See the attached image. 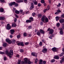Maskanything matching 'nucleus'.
I'll return each mask as SVG.
<instances>
[{
	"label": "nucleus",
	"mask_w": 64,
	"mask_h": 64,
	"mask_svg": "<svg viewBox=\"0 0 64 64\" xmlns=\"http://www.w3.org/2000/svg\"><path fill=\"white\" fill-rule=\"evenodd\" d=\"M18 4H17V3H15V7H17V6H18Z\"/></svg>",
	"instance_id": "49530a36"
},
{
	"label": "nucleus",
	"mask_w": 64,
	"mask_h": 64,
	"mask_svg": "<svg viewBox=\"0 0 64 64\" xmlns=\"http://www.w3.org/2000/svg\"><path fill=\"white\" fill-rule=\"evenodd\" d=\"M45 20L46 23H47V22H48V21H49L48 18H47L46 17Z\"/></svg>",
	"instance_id": "4468645a"
},
{
	"label": "nucleus",
	"mask_w": 64,
	"mask_h": 64,
	"mask_svg": "<svg viewBox=\"0 0 64 64\" xmlns=\"http://www.w3.org/2000/svg\"><path fill=\"white\" fill-rule=\"evenodd\" d=\"M33 2H34V4L35 5H37V2L36 1H33Z\"/></svg>",
	"instance_id": "7c9ffc66"
},
{
	"label": "nucleus",
	"mask_w": 64,
	"mask_h": 64,
	"mask_svg": "<svg viewBox=\"0 0 64 64\" xmlns=\"http://www.w3.org/2000/svg\"><path fill=\"white\" fill-rule=\"evenodd\" d=\"M52 36H53L52 35V34L51 36H50L49 37V38H50V39H52Z\"/></svg>",
	"instance_id": "58836bf2"
},
{
	"label": "nucleus",
	"mask_w": 64,
	"mask_h": 64,
	"mask_svg": "<svg viewBox=\"0 0 64 64\" xmlns=\"http://www.w3.org/2000/svg\"><path fill=\"white\" fill-rule=\"evenodd\" d=\"M30 20H31V21H33V18L32 17H30L29 18Z\"/></svg>",
	"instance_id": "473e14b6"
},
{
	"label": "nucleus",
	"mask_w": 64,
	"mask_h": 64,
	"mask_svg": "<svg viewBox=\"0 0 64 64\" xmlns=\"http://www.w3.org/2000/svg\"><path fill=\"white\" fill-rule=\"evenodd\" d=\"M24 2L26 3H27V0H24Z\"/></svg>",
	"instance_id": "603ef678"
},
{
	"label": "nucleus",
	"mask_w": 64,
	"mask_h": 64,
	"mask_svg": "<svg viewBox=\"0 0 64 64\" xmlns=\"http://www.w3.org/2000/svg\"><path fill=\"white\" fill-rule=\"evenodd\" d=\"M36 34L38 35H40V33L39 32H38L36 33Z\"/></svg>",
	"instance_id": "c756f323"
},
{
	"label": "nucleus",
	"mask_w": 64,
	"mask_h": 64,
	"mask_svg": "<svg viewBox=\"0 0 64 64\" xmlns=\"http://www.w3.org/2000/svg\"><path fill=\"white\" fill-rule=\"evenodd\" d=\"M6 53L7 54L8 56H9V51L8 50H6Z\"/></svg>",
	"instance_id": "f3484780"
},
{
	"label": "nucleus",
	"mask_w": 64,
	"mask_h": 64,
	"mask_svg": "<svg viewBox=\"0 0 64 64\" xmlns=\"http://www.w3.org/2000/svg\"><path fill=\"white\" fill-rule=\"evenodd\" d=\"M6 41L7 42H8V44H11V43H12V41L11 40H9V39H6Z\"/></svg>",
	"instance_id": "20e7f679"
},
{
	"label": "nucleus",
	"mask_w": 64,
	"mask_h": 64,
	"mask_svg": "<svg viewBox=\"0 0 64 64\" xmlns=\"http://www.w3.org/2000/svg\"><path fill=\"white\" fill-rule=\"evenodd\" d=\"M46 18V16H43L42 17V18L41 19L42 21V22H45L44 21H45Z\"/></svg>",
	"instance_id": "f03ea898"
},
{
	"label": "nucleus",
	"mask_w": 64,
	"mask_h": 64,
	"mask_svg": "<svg viewBox=\"0 0 64 64\" xmlns=\"http://www.w3.org/2000/svg\"><path fill=\"white\" fill-rule=\"evenodd\" d=\"M20 52H24V50L22 49H21L20 50Z\"/></svg>",
	"instance_id": "c9c22d12"
},
{
	"label": "nucleus",
	"mask_w": 64,
	"mask_h": 64,
	"mask_svg": "<svg viewBox=\"0 0 64 64\" xmlns=\"http://www.w3.org/2000/svg\"><path fill=\"white\" fill-rule=\"evenodd\" d=\"M61 6V4L60 3L58 4V5L57 6V7H60Z\"/></svg>",
	"instance_id": "de8ad7c7"
},
{
	"label": "nucleus",
	"mask_w": 64,
	"mask_h": 64,
	"mask_svg": "<svg viewBox=\"0 0 64 64\" xmlns=\"http://www.w3.org/2000/svg\"><path fill=\"white\" fill-rule=\"evenodd\" d=\"M31 63V62L30 61H29L28 62V64H30Z\"/></svg>",
	"instance_id": "13d9d810"
},
{
	"label": "nucleus",
	"mask_w": 64,
	"mask_h": 64,
	"mask_svg": "<svg viewBox=\"0 0 64 64\" xmlns=\"http://www.w3.org/2000/svg\"><path fill=\"white\" fill-rule=\"evenodd\" d=\"M24 37H26L27 36V34L26 33H24Z\"/></svg>",
	"instance_id": "79ce46f5"
},
{
	"label": "nucleus",
	"mask_w": 64,
	"mask_h": 64,
	"mask_svg": "<svg viewBox=\"0 0 64 64\" xmlns=\"http://www.w3.org/2000/svg\"><path fill=\"white\" fill-rule=\"evenodd\" d=\"M15 16L16 18H18L19 17H18V15H17L16 14H15Z\"/></svg>",
	"instance_id": "c03bdc74"
},
{
	"label": "nucleus",
	"mask_w": 64,
	"mask_h": 64,
	"mask_svg": "<svg viewBox=\"0 0 64 64\" xmlns=\"http://www.w3.org/2000/svg\"><path fill=\"white\" fill-rule=\"evenodd\" d=\"M38 7H40V6H41V4L40 3H39L38 4Z\"/></svg>",
	"instance_id": "864d4df0"
},
{
	"label": "nucleus",
	"mask_w": 64,
	"mask_h": 64,
	"mask_svg": "<svg viewBox=\"0 0 64 64\" xmlns=\"http://www.w3.org/2000/svg\"><path fill=\"white\" fill-rule=\"evenodd\" d=\"M41 2L42 3H44V2H45V1H44V0H41Z\"/></svg>",
	"instance_id": "2f4dec72"
},
{
	"label": "nucleus",
	"mask_w": 64,
	"mask_h": 64,
	"mask_svg": "<svg viewBox=\"0 0 64 64\" xmlns=\"http://www.w3.org/2000/svg\"><path fill=\"white\" fill-rule=\"evenodd\" d=\"M54 32V30L52 29H51L50 30V32H49V34H52V35L53 34Z\"/></svg>",
	"instance_id": "0eeeda50"
},
{
	"label": "nucleus",
	"mask_w": 64,
	"mask_h": 64,
	"mask_svg": "<svg viewBox=\"0 0 64 64\" xmlns=\"http://www.w3.org/2000/svg\"><path fill=\"white\" fill-rule=\"evenodd\" d=\"M17 37L18 38H20V35H18L17 36Z\"/></svg>",
	"instance_id": "09e8293b"
},
{
	"label": "nucleus",
	"mask_w": 64,
	"mask_h": 64,
	"mask_svg": "<svg viewBox=\"0 0 64 64\" xmlns=\"http://www.w3.org/2000/svg\"><path fill=\"white\" fill-rule=\"evenodd\" d=\"M38 62V59L36 58V60H35V63H36L37 62Z\"/></svg>",
	"instance_id": "f704fd0d"
},
{
	"label": "nucleus",
	"mask_w": 64,
	"mask_h": 64,
	"mask_svg": "<svg viewBox=\"0 0 64 64\" xmlns=\"http://www.w3.org/2000/svg\"><path fill=\"white\" fill-rule=\"evenodd\" d=\"M40 33H42V34H44V31L40 29Z\"/></svg>",
	"instance_id": "2eb2a0df"
},
{
	"label": "nucleus",
	"mask_w": 64,
	"mask_h": 64,
	"mask_svg": "<svg viewBox=\"0 0 64 64\" xmlns=\"http://www.w3.org/2000/svg\"><path fill=\"white\" fill-rule=\"evenodd\" d=\"M5 19V18L4 17H2V16L0 17V20H3Z\"/></svg>",
	"instance_id": "a211bd4d"
},
{
	"label": "nucleus",
	"mask_w": 64,
	"mask_h": 64,
	"mask_svg": "<svg viewBox=\"0 0 64 64\" xmlns=\"http://www.w3.org/2000/svg\"><path fill=\"white\" fill-rule=\"evenodd\" d=\"M44 6H47V4H46L45 3H44Z\"/></svg>",
	"instance_id": "6e6d98bb"
},
{
	"label": "nucleus",
	"mask_w": 64,
	"mask_h": 64,
	"mask_svg": "<svg viewBox=\"0 0 64 64\" xmlns=\"http://www.w3.org/2000/svg\"><path fill=\"white\" fill-rule=\"evenodd\" d=\"M60 54H61L60 55H61L62 56H63V55H64V52Z\"/></svg>",
	"instance_id": "69168bd1"
},
{
	"label": "nucleus",
	"mask_w": 64,
	"mask_h": 64,
	"mask_svg": "<svg viewBox=\"0 0 64 64\" xmlns=\"http://www.w3.org/2000/svg\"><path fill=\"white\" fill-rule=\"evenodd\" d=\"M58 13H59V12H56L55 13V14H58Z\"/></svg>",
	"instance_id": "bf43d9fd"
},
{
	"label": "nucleus",
	"mask_w": 64,
	"mask_h": 64,
	"mask_svg": "<svg viewBox=\"0 0 64 64\" xmlns=\"http://www.w3.org/2000/svg\"><path fill=\"white\" fill-rule=\"evenodd\" d=\"M40 46H42V42H40Z\"/></svg>",
	"instance_id": "a19ab883"
},
{
	"label": "nucleus",
	"mask_w": 64,
	"mask_h": 64,
	"mask_svg": "<svg viewBox=\"0 0 64 64\" xmlns=\"http://www.w3.org/2000/svg\"><path fill=\"white\" fill-rule=\"evenodd\" d=\"M47 9H48V10H49L50 9V6L49 5H48V6H47Z\"/></svg>",
	"instance_id": "bb28decb"
},
{
	"label": "nucleus",
	"mask_w": 64,
	"mask_h": 64,
	"mask_svg": "<svg viewBox=\"0 0 64 64\" xmlns=\"http://www.w3.org/2000/svg\"><path fill=\"white\" fill-rule=\"evenodd\" d=\"M56 26L57 27H59L60 26V23L59 22L57 23L56 24Z\"/></svg>",
	"instance_id": "b1692460"
},
{
	"label": "nucleus",
	"mask_w": 64,
	"mask_h": 64,
	"mask_svg": "<svg viewBox=\"0 0 64 64\" xmlns=\"http://www.w3.org/2000/svg\"><path fill=\"white\" fill-rule=\"evenodd\" d=\"M24 61H22V64H26L27 63V61H28V58H25L24 59Z\"/></svg>",
	"instance_id": "f257e3e1"
},
{
	"label": "nucleus",
	"mask_w": 64,
	"mask_h": 64,
	"mask_svg": "<svg viewBox=\"0 0 64 64\" xmlns=\"http://www.w3.org/2000/svg\"><path fill=\"white\" fill-rule=\"evenodd\" d=\"M18 46H19V45H20L22 46H24V44H23V42H19L18 44Z\"/></svg>",
	"instance_id": "39448f33"
},
{
	"label": "nucleus",
	"mask_w": 64,
	"mask_h": 64,
	"mask_svg": "<svg viewBox=\"0 0 64 64\" xmlns=\"http://www.w3.org/2000/svg\"><path fill=\"white\" fill-rule=\"evenodd\" d=\"M15 12L16 14H19L20 12L18 10H16L15 11Z\"/></svg>",
	"instance_id": "dca6fc26"
},
{
	"label": "nucleus",
	"mask_w": 64,
	"mask_h": 64,
	"mask_svg": "<svg viewBox=\"0 0 64 64\" xmlns=\"http://www.w3.org/2000/svg\"><path fill=\"white\" fill-rule=\"evenodd\" d=\"M20 13L21 14H23V10H20Z\"/></svg>",
	"instance_id": "c85d7f7f"
},
{
	"label": "nucleus",
	"mask_w": 64,
	"mask_h": 64,
	"mask_svg": "<svg viewBox=\"0 0 64 64\" xmlns=\"http://www.w3.org/2000/svg\"><path fill=\"white\" fill-rule=\"evenodd\" d=\"M31 22V20H27L26 21V23H30Z\"/></svg>",
	"instance_id": "aec40b11"
},
{
	"label": "nucleus",
	"mask_w": 64,
	"mask_h": 64,
	"mask_svg": "<svg viewBox=\"0 0 64 64\" xmlns=\"http://www.w3.org/2000/svg\"><path fill=\"white\" fill-rule=\"evenodd\" d=\"M38 16L39 18H41V17H42V14H39L38 15Z\"/></svg>",
	"instance_id": "393cba45"
},
{
	"label": "nucleus",
	"mask_w": 64,
	"mask_h": 64,
	"mask_svg": "<svg viewBox=\"0 0 64 64\" xmlns=\"http://www.w3.org/2000/svg\"><path fill=\"white\" fill-rule=\"evenodd\" d=\"M0 1L1 2H4V0H0Z\"/></svg>",
	"instance_id": "4d7b16f0"
},
{
	"label": "nucleus",
	"mask_w": 64,
	"mask_h": 64,
	"mask_svg": "<svg viewBox=\"0 0 64 64\" xmlns=\"http://www.w3.org/2000/svg\"><path fill=\"white\" fill-rule=\"evenodd\" d=\"M9 53V56L11 55L12 56L13 55V50H11L10 51V53Z\"/></svg>",
	"instance_id": "423d86ee"
},
{
	"label": "nucleus",
	"mask_w": 64,
	"mask_h": 64,
	"mask_svg": "<svg viewBox=\"0 0 64 64\" xmlns=\"http://www.w3.org/2000/svg\"><path fill=\"white\" fill-rule=\"evenodd\" d=\"M3 46L4 47H6V46H7V43H5L4 44H3Z\"/></svg>",
	"instance_id": "a878e982"
},
{
	"label": "nucleus",
	"mask_w": 64,
	"mask_h": 64,
	"mask_svg": "<svg viewBox=\"0 0 64 64\" xmlns=\"http://www.w3.org/2000/svg\"><path fill=\"white\" fill-rule=\"evenodd\" d=\"M23 2V0H18L17 2L18 3H20V2Z\"/></svg>",
	"instance_id": "5701e85b"
},
{
	"label": "nucleus",
	"mask_w": 64,
	"mask_h": 64,
	"mask_svg": "<svg viewBox=\"0 0 64 64\" xmlns=\"http://www.w3.org/2000/svg\"><path fill=\"white\" fill-rule=\"evenodd\" d=\"M29 44V43L28 42H26L24 44L26 45H28Z\"/></svg>",
	"instance_id": "37998d69"
},
{
	"label": "nucleus",
	"mask_w": 64,
	"mask_h": 64,
	"mask_svg": "<svg viewBox=\"0 0 64 64\" xmlns=\"http://www.w3.org/2000/svg\"><path fill=\"white\" fill-rule=\"evenodd\" d=\"M60 23H63L64 22V19H61L60 20Z\"/></svg>",
	"instance_id": "1a4fd4ad"
},
{
	"label": "nucleus",
	"mask_w": 64,
	"mask_h": 64,
	"mask_svg": "<svg viewBox=\"0 0 64 64\" xmlns=\"http://www.w3.org/2000/svg\"><path fill=\"white\" fill-rule=\"evenodd\" d=\"M56 21H57V20H59V18L58 16H57L56 17Z\"/></svg>",
	"instance_id": "4c0bfd02"
},
{
	"label": "nucleus",
	"mask_w": 64,
	"mask_h": 64,
	"mask_svg": "<svg viewBox=\"0 0 64 64\" xmlns=\"http://www.w3.org/2000/svg\"><path fill=\"white\" fill-rule=\"evenodd\" d=\"M0 54H4V52H0Z\"/></svg>",
	"instance_id": "0e129e2a"
},
{
	"label": "nucleus",
	"mask_w": 64,
	"mask_h": 64,
	"mask_svg": "<svg viewBox=\"0 0 64 64\" xmlns=\"http://www.w3.org/2000/svg\"><path fill=\"white\" fill-rule=\"evenodd\" d=\"M52 50L53 51H54V52H57V49H56V48H52Z\"/></svg>",
	"instance_id": "ddd939ff"
},
{
	"label": "nucleus",
	"mask_w": 64,
	"mask_h": 64,
	"mask_svg": "<svg viewBox=\"0 0 64 64\" xmlns=\"http://www.w3.org/2000/svg\"><path fill=\"white\" fill-rule=\"evenodd\" d=\"M0 12H4V10L3 8H1L0 9Z\"/></svg>",
	"instance_id": "412c9836"
},
{
	"label": "nucleus",
	"mask_w": 64,
	"mask_h": 64,
	"mask_svg": "<svg viewBox=\"0 0 64 64\" xmlns=\"http://www.w3.org/2000/svg\"><path fill=\"white\" fill-rule=\"evenodd\" d=\"M14 22H16V21H17V18H15L14 20Z\"/></svg>",
	"instance_id": "a18cd8bd"
},
{
	"label": "nucleus",
	"mask_w": 64,
	"mask_h": 64,
	"mask_svg": "<svg viewBox=\"0 0 64 64\" xmlns=\"http://www.w3.org/2000/svg\"><path fill=\"white\" fill-rule=\"evenodd\" d=\"M60 34L61 35H62V34H63V31H60Z\"/></svg>",
	"instance_id": "3c124183"
},
{
	"label": "nucleus",
	"mask_w": 64,
	"mask_h": 64,
	"mask_svg": "<svg viewBox=\"0 0 64 64\" xmlns=\"http://www.w3.org/2000/svg\"><path fill=\"white\" fill-rule=\"evenodd\" d=\"M16 57H19V56L18 54L16 55Z\"/></svg>",
	"instance_id": "338daca9"
},
{
	"label": "nucleus",
	"mask_w": 64,
	"mask_h": 64,
	"mask_svg": "<svg viewBox=\"0 0 64 64\" xmlns=\"http://www.w3.org/2000/svg\"><path fill=\"white\" fill-rule=\"evenodd\" d=\"M55 60L53 59L51 60V62L52 63H53V62H55Z\"/></svg>",
	"instance_id": "e433bc0d"
},
{
	"label": "nucleus",
	"mask_w": 64,
	"mask_h": 64,
	"mask_svg": "<svg viewBox=\"0 0 64 64\" xmlns=\"http://www.w3.org/2000/svg\"><path fill=\"white\" fill-rule=\"evenodd\" d=\"M6 28L8 30H10L11 29V26L10 25V24H8L7 25Z\"/></svg>",
	"instance_id": "7ed1b4c3"
},
{
	"label": "nucleus",
	"mask_w": 64,
	"mask_h": 64,
	"mask_svg": "<svg viewBox=\"0 0 64 64\" xmlns=\"http://www.w3.org/2000/svg\"><path fill=\"white\" fill-rule=\"evenodd\" d=\"M43 63L44 64H46V61H44L43 62Z\"/></svg>",
	"instance_id": "e2e57ef3"
},
{
	"label": "nucleus",
	"mask_w": 64,
	"mask_h": 64,
	"mask_svg": "<svg viewBox=\"0 0 64 64\" xmlns=\"http://www.w3.org/2000/svg\"><path fill=\"white\" fill-rule=\"evenodd\" d=\"M63 61H64V58H62V60H61L60 61V62L61 63H62V62H63Z\"/></svg>",
	"instance_id": "4be33fe9"
},
{
	"label": "nucleus",
	"mask_w": 64,
	"mask_h": 64,
	"mask_svg": "<svg viewBox=\"0 0 64 64\" xmlns=\"http://www.w3.org/2000/svg\"><path fill=\"white\" fill-rule=\"evenodd\" d=\"M12 3V5H15V2H13Z\"/></svg>",
	"instance_id": "5fc2aeb1"
},
{
	"label": "nucleus",
	"mask_w": 64,
	"mask_h": 64,
	"mask_svg": "<svg viewBox=\"0 0 64 64\" xmlns=\"http://www.w3.org/2000/svg\"><path fill=\"white\" fill-rule=\"evenodd\" d=\"M40 62H41V63H42V60H40Z\"/></svg>",
	"instance_id": "680f3d73"
},
{
	"label": "nucleus",
	"mask_w": 64,
	"mask_h": 64,
	"mask_svg": "<svg viewBox=\"0 0 64 64\" xmlns=\"http://www.w3.org/2000/svg\"><path fill=\"white\" fill-rule=\"evenodd\" d=\"M47 51V50L46 48H44L42 50V52L44 53H45Z\"/></svg>",
	"instance_id": "9b49d317"
},
{
	"label": "nucleus",
	"mask_w": 64,
	"mask_h": 64,
	"mask_svg": "<svg viewBox=\"0 0 64 64\" xmlns=\"http://www.w3.org/2000/svg\"><path fill=\"white\" fill-rule=\"evenodd\" d=\"M47 9H44V13H45V12H46V11H47Z\"/></svg>",
	"instance_id": "ea45409f"
},
{
	"label": "nucleus",
	"mask_w": 64,
	"mask_h": 64,
	"mask_svg": "<svg viewBox=\"0 0 64 64\" xmlns=\"http://www.w3.org/2000/svg\"><path fill=\"white\" fill-rule=\"evenodd\" d=\"M54 59H59V57L58 56H55L54 57Z\"/></svg>",
	"instance_id": "6ab92c4d"
},
{
	"label": "nucleus",
	"mask_w": 64,
	"mask_h": 64,
	"mask_svg": "<svg viewBox=\"0 0 64 64\" xmlns=\"http://www.w3.org/2000/svg\"><path fill=\"white\" fill-rule=\"evenodd\" d=\"M57 12L58 13H60V12H61V10H58Z\"/></svg>",
	"instance_id": "8fccbe9b"
},
{
	"label": "nucleus",
	"mask_w": 64,
	"mask_h": 64,
	"mask_svg": "<svg viewBox=\"0 0 64 64\" xmlns=\"http://www.w3.org/2000/svg\"><path fill=\"white\" fill-rule=\"evenodd\" d=\"M31 7L32 8H34V4L33 3H31Z\"/></svg>",
	"instance_id": "cd10ccee"
},
{
	"label": "nucleus",
	"mask_w": 64,
	"mask_h": 64,
	"mask_svg": "<svg viewBox=\"0 0 64 64\" xmlns=\"http://www.w3.org/2000/svg\"><path fill=\"white\" fill-rule=\"evenodd\" d=\"M33 56H36V57L37 56V54H36L35 52H32L31 54Z\"/></svg>",
	"instance_id": "6e6552de"
},
{
	"label": "nucleus",
	"mask_w": 64,
	"mask_h": 64,
	"mask_svg": "<svg viewBox=\"0 0 64 64\" xmlns=\"http://www.w3.org/2000/svg\"><path fill=\"white\" fill-rule=\"evenodd\" d=\"M62 18H64V14L62 15Z\"/></svg>",
	"instance_id": "774afa93"
},
{
	"label": "nucleus",
	"mask_w": 64,
	"mask_h": 64,
	"mask_svg": "<svg viewBox=\"0 0 64 64\" xmlns=\"http://www.w3.org/2000/svg\"><path fill=\"white\" fill-rule=\"evenodd\" d=\"M16 24L15 22H14L12 23V27H16Z\"/></svg>",
	"instance_id": "9d476101"
},
{
	"label": "nucleus",
	"mask_w": 64,
	"mask_h": 64,
	"mask_svg": "<svg viewBox=\"0 0 64 64\" xmlns=\"http://www.w3.org/2000/svg\"><path fill=\"white\" fill-rule=\"evenodd\" d=\"M36 14L34 12L32 14V15L33 16H34Z\"/></svg>",
	"instance_id": "72a5a7b5"
},
{
	"label": "nucleus",
	"mask_w": 64,
	"mask_h": 64,
	"mask_svg": "<svg viewBox=\"0 0 64 64\" xmlns=\"http://www.w3.org/2000/svg\"><path fill=\"white\" fill-rule=\"evenodd\" d=\"M10 6H12L13 5V4H12V3H10V4H9Z\"/></svg>",
	"instance_id": "052dcab7"
},
{
	"label": "nucleus",
	"mask_w": 64,
	"mask_h": 64,
	"mask_svg": "<svg viewBox=\"0 0 64 64\" xmlns=\"http://www.w3.org/2000/svg\"><path fill=\"white\" fill-rule=\"evenodd\" d=\"M10 31L11 34H13L15 32V31H14V30H10Z\"/></svg>",
	"instance_id": "f8f14e48"
}]
</instances>
